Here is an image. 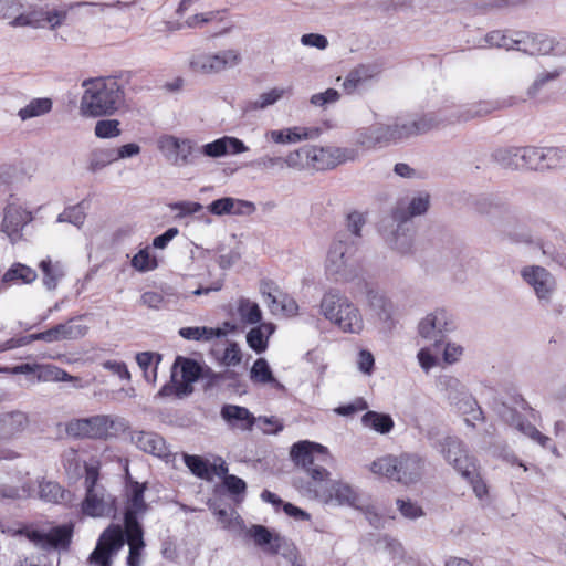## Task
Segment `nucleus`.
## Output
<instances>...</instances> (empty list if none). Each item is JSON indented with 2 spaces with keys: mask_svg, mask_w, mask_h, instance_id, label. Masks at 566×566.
Instances as JSON below:
<instances>
[{
  "mask_svg": "<svg viewBox=\"0 0 566 566\" xmlns=\"http://www.w3.org/2000/svg\"><path fill=\"white\" fill-rule=\"evenodd\" d=\"M291 458L305 472V476H297L293 482L298 493L306 499L328 503L332 499L328 493L331 473L321 464L329 458L327 449L318 443L301 441L292 447Z\"/></svg>",
  "mask_w": 566,
  "mask_h": 566,
  "instance_id": "1",
  "label": "nucleus"
},
{
  "mask_svg": "<svg viewBox=\"0 0 566 566\" xmlns=\"http://www.w3.org/2000/svg\"><path fill=\"white\" fill-rule=\"evenodd\" d=\"M125 531L119 525H109L99 535L94 551L87 562L90 566H112L113 558L128 544V566H142L146 547L142 525L128 522Z\"/></svg>",
  "mask_w": 566,
  "mask_h": 566,
  "instance_id": "2",
  "label": "nucleus"
},
{
  "mask_svg": "<svg viewBox=\"0 0 566 566\" xmlns=\"http://www.w3.org/2000/svg\"><path fill=\"white\" fill-rule=\"evenodd\" d=\"M82 86L80 114L84 117L112 116L125 102L124 88L114 77L88 78Z\"/></svg>",
  "mask_w": 566,
  "mask_h": 566,
  "instance_id": "3",
  "label": "nucleus"
},
{
  "mask_svg": "<svg viewBox=\"0 0 566 566\" xmlns=\"http://www.w3.org/2000/svg\"><path fill=\"white\" fill-rule=\"evenodd\" d=\"M359 269L358 242L346 233L338 234L328 248L325 274L336 283H346L358 276Z\"/></svg>",
  "mask_w": 566,
  "mask_h": 566,
  "instance_id": "4",
  "label": "nucleus"
},
{
  "mask_svg": "<svg viewBox=\"0 0 566 566\" xmlns=\"http://www.w3.org/2000/svg\"><path fill=\"white\" fill-rule=\"evenodd\" d=\"M318 313L343 333L360 334L364 329V318L359 307L337 289L324 292Z\"/></svg>",
  "mask_w": 566,
  "mask_h": 566,
  "instance_id": "5",
  "label": "nucleus"
},
{
  "mask_svg": "<svg viewBox=\"0 0 566 566\" xmlns=\"http://www.w3.org/2000/svg\"><path fill=\"white\" fill-rule=\"evenodd\" d=\"M437 388L451 405L465 416L464 422L468 426L475 427L476 422L483 421L482 409L459 378L448 374L440 375L437 379Z\"/></svg>",
  "mask_w": 566,
  "mask_h": 566,
  "instance_id": "6",
  "label": "nucleus"
},
{
  "mask_svg": "<svg viewBox=\"0 0 566 566\" xmlns=\"http://www.w3.org/2000/svg\"><path fill=\"white\" fill-rule=\"evenodd\" d=\"M127 428L124 418L114 415H96L69 422L67 432L73 437L107 439Z\"/></svg>",
  "mask_w": 566,
  "mask_h": 566,
  "instance_id": "7",
  "label": "nucleus"
},
{
  "mask_svg": "<svg viewBox=\"0 0 566 566\" xmlns=\"http://www.w3.org/2000/svg\"><path fill=\"white\" fill-rule=\"evenodd\" d=\"M242 61L238 50L198 52L192 54L189 65L192 72L201 75H216L238 66Z\"/></svg>",
  "mask_w": 566,
  "mask_h": 566,
  "instance_id": "8",
  "label": "nucleus"
},
{
  "mask_svg": "<svg viewBox=\"0 0 566 566\" xmlns=\"http://www.w3.org/2000/svg\"><path fill=\"white\" fill-rule=\"evenodd\" d=\"M520 276L539 304H552L557 291V280L551 271L542 265L527 264L521 268Z\"/></svg>",
  "mask_w": 566,
  "mask_h": 566,
  "instance_id": "9",
  "label": "nucleus"
},
{
  "mask_svg": "<svg viewBox=\"0 0 566 566\" xmlns=\"http://www.w3.org/2000/svg\"><path fill=\"white\" fill-rule=\"evenodd\" d=\"M18 533L24 535L36 548L46 553L67 549L72 538V527L69 525L52 527L27 526Z\"/></svg>",
  "mask_w": 566,
  "mask_h": 566,
  "instance_id": "10",
  "label": "nucleus"
},
{
  "mask_svg": "<svg viewBox=\"0 0 566 566\" xmlns=\"http://www.w3.org/2000/svg\"><path fill=\"white\" fill-rule=\"evenodd\" d=\"M455 328L453 314L443 307L428 313L418 324L419 335L423 339L434 342V345L440 344L443 337Z\"/></svg>",
  "mask_w": 566,
  "mask_h": 566,
  "instance_id": "11",
  "label": "nucleus"
},
{
  "mask_svg": "<svg viewBox=\"0 0 566 566\" xmlns=\"http://www.w3.org/2000/svg\"><path fill=\"white\" fill-rule=\"evenodd\" d=\"M439 124L440 120L432 114H426L420 117L397 118L392 124H387L390 144L427 133L438 127Z\"/></svg>",
  "mask_w": 566,
  "mask_h": 566,
  "instance_id": "12",
  "label": "nucleus"
},
{
  "mask_svg": "<svg viewBox=\"0 0 566 566\" xmlns=\"http://www.w3.org/2000/svg\"><path fill=\"white\" fill-rule=\"evenodd\" d=\"M388 222L384 233L387 243L402 255L411 253L413 238L411 229L406 222L405 212L396 210Z\"/></svg>",
  "mask_w": 566,
  "mask_h": 566,
  "instance_id": "13",
  "label": "nucleus"
},
{
  "mask_svg": "<svg viewBox=\"0 0 566 566\" xmlns=\"http://www.w3.org/2000/svg\"><path fill=\"white\" fill-rule=\"evenodd\" d=\"M158 149L175 166L193 164L196 147L191 139L165 135L158 139Z\"/></svg>",
  "mask_w": 566,
  "mask_h": 566,
  "instance_id": "14",
  "label": "nucleus"
},
{
  "mask_svg": "<svg viewBox=\"0 0 566 566\" xmlns=\"http://www.w3.org/2000/svg\"><path fill=\"white\" fill-rule=\"evenodd\" d=\"M30 426L25 411L13 409L0 412V441L9 442L20 438ZM9 453L0 448V459H8Z\"/></svg>",
  "mask_w": 566,
  "mask_h": 566,
  "instance_id": "15",
  "label": "nucleus"
},
{
  "mask_svg": "<svg viewBox=\"0 0 566 566\" xmlns=\"http://www.w3.org/2000/svg\"><path fill=\"white\" fill-rule=\"evenodd\" d=\"M434 448L453 465L464 478L473 473L474 463L463 449L462 442L455 437H446L442 441L433 444Z\"/></svg>",
  "mask_w": 566,
  "mask_h": 566,
  "instance_id": "16",
  "label": "nucleus"
},
{
  "mask_svg": "<svg viewBox=\"0 0 566 566\" xmlns=\"http://www.w3.org/2000/svg\"><path fill=\"white\" fill-rule=\"evenodd\" d=\"M307 153L310 167L316 170L334 168L355 159V151L347 148L307 146Z\"/></svg>",
  "mask_w": 566,
  "mask_h": 566,
  "instance_id": "17",
  "label": "nucleus"
},
{
  "mask_svg": "<svg viewBox=\"0 0 566 566\" xmlns=\"http://www.w3.org/2000/svg\"><path fill=\"white\" fill-rule=\"evenodd\" d=\"M426 462L415 453H402L397 457L396 482L412 485L421 481L424 474Z\"/></svg>",
  "mask_w": 566,
  "mask_h": 566,
  "instance_id": "18",
  "label": "nucleus"
},
{
  "mask_svg": "<svg viewBox=\"0 0 566 566\" xmlns=\"http://www.w3.org/2000/svg\"><path fill=\"white\" fill-rule=\"evenodd\" d=\"M201 373V368L197 361L177 357L171 367V379L177 386L178 394L191 392V384L195 382Z\"/></svg>",
  "mask_w": 566,
  "mask_h": 566,
  "instance_id": "19",
  "label": "nucleus"
},
{
  "mask_svg": "<svg viewBox=\"0 0 566 566\" xmlns=\"http://www.w3.org/2000/svg\"><path fill=\"white\" fill-rule=\"evenodd\" d=\"M84 514L92 517L108 516L114 513V499L106 492L105 488H92L86 491L82 503Z\"/></svg>",
  "mask_w": 566,
  "mask_h": 566,
  "instance_id": "20",
  "label": "nucleus"
},
{
  "mask_svg": "<svg viewBox=\"0 0 566 566\" xmlns=\"http://www.w3.org/2000/svg\"><path fill=\"white\" fill-rule=\"evenodd\" d=\"M130 441L137 449L145 453L160 459L170 457V449L165 439L156 432L135 430L130 433Z\"/></svg>",
  "mask_w": 566,
  "mask_h": 566,
  "instance_id": "21",
  "label": "nucleus"
},
{
  "mask_svg": "<svg viewBox=\"0 0 566 566\" xmlns=\"http://www.w3.org/2000/svg\"><path fill=\"white\" fill-rule=\"evenodd\" d=\"M354 139L355 145L365 150L390 145L387 124L381 123L357 129Z\"/></svg>",
  "mask_w": 566,
  "mask_h": 566,
  "instance_id": "22",
  "label": "nucleus"
},
{
  "mask_svg": "<svg viewBox=\"0 0 566 566\" xmlns=\"http://www.w3.org/2000/svg\"><path fill=\"white\" fill-rule=\"evenodd\" d=\"M559 45V41L546 34H518L516 50L535 55H546L554 52Z\"/></svg>",
  "mask_w": 566,
  "mask_h": 566,
  "instance_id": "23",
  "label": "nucleus"
},
{
  "mask_svg": "<svg viewBox=\"0 0 566 566\" xmlns=\"http://www.w3.org/2000/svg\"><path fill=\"white\" fill-rule=\"evenodd\" d=\"M262 294L266 297V304L272 314H283L286 316H294L298 312L296 301L290 295L279 291L272 284H264L262 286Z\"/></svg>",
  "mask_w": 566,
  "mask_h": 566,
  "instance_id": "24",
  "label": "nucleus"
},
{
  "mask_svg": "<svg viewBox=\"0 0 566 566\" xmlns=\"http://www.w3.org/2000/svg\"><path fill=\"white\" fill-rule=\"evenodd\" d=\"M31 220L32 214L30 211L15 201H10L4 209L2 231L13 240V237L18 235Z\"/></svg>",
  "mask_w": 566,
  "mask_h": 566,
  "instance_id": "25",
  "label": "nucleus"
},
{
  "mask_svg": "<svg viewBox=\"0 0 566 566\" xmlns=\"http://www.w3.org/2000/svg\"><path fill=\"white\" fill-rule=\"evenodd\" d=\"M319 128L308 127H289L284 129H274L266 133V138L275 144H295L302 140L315 139L319 136Z\"/></svg>",
  "mask_w": 566,
  "mask_h": 566,
  "instance_id": "26",
  "label": "nucleus"
},
{
  "mask_svg": "<svg viewBox=\"0 0 566 566\" xmlns=\"http://www.w3.org/2000/svg\"><path fill=\"white\" fill-rule=\"evenodd\" d=\"M501 416L505 423L536 441L538 444L545 447L549 441L548 437L542 434L532 423L526 421L523 415H521L517 410L512 408H504Z\"/></svg>",
  "mask_w": 566,
  "mask_h": 566,
  "instance_id": "27",
  "label": "nucleus"
},
{
  "mask_svg": "<svg viewBox=\"0 0 566 566\" xmlns=\"http://www.w3.org/2000/svg\"><path fill=\"white\" fill-rule=\"evenodd\" d=\"M202 8L203 3L201 0H182L177 9V14L180 17L189 14L185 20L186 24L189 28H198L212 21L216 17V13L212 11L200 13L199 10Z\"/></svg>",
  "mask_w": 566,
  "mask_h": 566,
  "instance_id": "28",
  "label": "nucleus"
},
{
  "mask_svg": "<svg viewBox=\"0 0 566 566\" xmlns=\"http://www.w3.org/2000/svg\"><path fill=\"white\" fill-rule=\"evenodd\" d=\"M221 417L232 428L251 430L256 419L244 407L226 405L221 409Z\"/></svg>",
  "mask_w": 566,
  "mask_h": 566,
  "instance_id": "29",
  "label": "nucleus"
},
{
  "mask_svg": "<svg viewBox=\"0 0 566 566\" xmlns=\"http://www.w3.org/2000/svg\"><path fill=\"white\" fill-rule=\"evenodd\" d=\"M328 493L332 499L327 504L357 506L359 503L356 490L342 481H332Z\"/></svg>",
  "mask_w": 566,
  "mask_h": 566,
  "instance_id": "30",
  "label": "nucleus"
},
{
  "mask_svg": "<svg viewBox=\"0 0 566 566\" xmlns=\"http://www.w3.org/2000/svg\"><path fill=\"white\" fill-rule=\"evenodd\" d=\"M293 88L289 87H273L266 92L261 93L255 99L249 101L245 111L255 112L265 109L276 102L282 99L284 96H291Z\"/></svg>",
  "mask_w": 566,
  "mask_h": 566,
  "instance_id": "31",
  "label": "nucleus"
},
{
  "mask_svg": "<svg viewBox=\"0 0 566 566\" xmlns=\"http://www.w3.org/2000/svg\"><path fill=\"white\" fill-rule=\"evenodd\" d=\"M275 326L272 323H262L252 327L247 334V343L255 353H263L268 348V340L274 333Z\"/></svg>",
  "mask_w": 566,
  "mask_h": 566,
  "instance_id": "32",
  "label": "nucleus"
},
{
  "mask_svg": "<svg viewBox=\"0 0 566 566\" xmlns=\"http://www.w3.org/2000/svg\"><path fill=\"white\" fill-rule=\"evenodd\" d=\"M144 491L145 486L140 485L139 483H135L132 485L128 505L126 507L124 517L125 526L129 524L128 522L138 523L136 517L137 514L146 510V504L144 501Z\"/></svg>",
  "mask_w": 566,
  "mask_h": 566,
  "instance_id": "33",
  "label": "nucleus"
},
{
  "mask_svg": "<svg viewBox=\"0 0 566 566\" xmlns=\"http://www.w3.org/2000/svg\"><path fill=\"white\" fill-rule=\"evenodd\" d=\"M374 76V70L368 65H359L352 70L343 82V88L347 94H353L364 86Z\"/></svg>",
  "mask_w": 566,
  "mask_h": 566,
  "instance_id": "34",
  "label": "nucleus"
},
{
  "mask_svg": "<svg viewBox=\"0 0 566 566\" xmlns=\"http://www.w3.org/2000/svg\"><path fill=\"white\" fill-rule=\"evenodd\" d=\"M178 333L185 339L202 342H209L213 338H220L227 335V331L224 328L206 326L182 327Z\"/></svg>",
  "mask_w": 566,
  "mask_h": 566,
  "instance_id": "35",
  "label": "nucleus"
},
{
  "mask_svg": "<svg viewBox=\"0 0 566 566\" xmlns=\"http://www.w3.org/2000/svg\"><path fill=\"white\" fill-rule=\"evenodd\" d=\"M396 470H397V457L396 455H384L375 459L369 464V471L378 476L386 478L387 480L396 482Z\"/></svg>",
  "mask_w": 566,
  "mask_h": 566,
  "instance_id": "36",
  "label": "nucleus"
},
{
  "mask_svg": "<svg viewBox=\"0 0 566 566\" xmlns=\"http://www.w3.org/2000/svg\"><path fill=\"white\" fill-rule=\"evenodd\" d=\"M13 374H32L36 373L39 379L49 380V379H66L69 375L65 371H62L57 368H51L50 366H39V365H30L22 364L15 366L12 369Z\"/></svg>",
  "mask_w": 566,
  "mask_h": 566,
  "instance_id": "37",
  "label": "nucleus"
},
{
  "mask_svg": "<svg viewBox=\"0 0 566 566\" xmlns=\"http://www.w3.org/2000/svg\"><path fill=\"white\" fill-rule=\"evenodd\" d=\"M247 535L254 541V544L266 554H271V546H274L279 533L271 532L263 525H252Z\"/></svg>",
  "mask_w": 566,
  "mask_h": 566,
  "instance_id": "38",
  "label": "nucleus"
},
{
  "mask_svg": "<svg viewBox=\"0 0 566 566\" xmlns=\"http://www.w3.org/2000/svg\"><path fill=\"white\" fill-rule=\"evenodd\" d=\"M38 277L36 272L21 263L13 264L2 277L3 283L15 284V283H32Z\"/></svg>",
  "mask_w": 566,
  "mask_h": 566,
  "instance_id": "39",
  "label": "nucleus"
},
{
  "mask_svg": "<svg viewBox=\"0 0 566 566\" xmlns=\"http://www.w3.org/2000/svg\"><path fill=\"white\" fill-rule=\"evenodd\" d=\"M40 269L43 274V285L53 291L56 289L59 281L64 276V269L60 262L53 263L50 259L42 260Z\"/></svg>",
  "mask_w": 566,
  "mask_h": 566,
  "instance_id": "40",
  "label": "nucleus"
},
{
  "mask_svg": "<svg viewBox=\"0 0 566 566\" xmlns=\"http://www.w3.org/2000/svg\"><path fill=\"white\" fill-rule=\"evenodd\" d=\"M237 312L242 323L249 325L259 324L262 319V311L258 303L241 297L237 304Z\"/></svg>",
  "mask_w": 566,
  "mask_h": 566,
  "instance_id": "41",
  "label": "nucleus"
},
{
  "mask_svg": "<svg viewBox=\"0 0 566 566\" xmlns=\"http://www.w3.org/2000/svg\"><path fill=\"white\" fill-rule=\"evenodd\" d=\"M494 109L495 106L486 101L468 104L457 114V122H469L491 114Z\"/></svg>",
  "mask_w": 566,
  "mask_h": 566,
  "instance_id": "42",
  "label": "nucleus"
},
{
  "mask_svg": "<svg viewBox=\"0 0 566 566\" xmlns=\"http://www.w3.org/2000/svg\"><path fill=\"white\" fill-rule=\"evenodd\" d=\"M270 555H281L283 558H285L289 563L292 564V566H297L302 564L300 562V555L296 546L294 543L290 539H287L284 536L276 537V541L274 543V546H271V554Z\"/></svg>",
  "mask_w": 566,
  "mask_h": 566,
  "instance_id": "43",
  "label": "nucleus"
},
{
  "mask_svg": "<svg viewBox=\"0 0 566 566\" xmlns=\"http://www.w3.org/2000/svg\"><path fill=\"white\" fill-rule=\"evenodd\" d=\"M495 163L506 169H521V147L499 148L493 151Z\"/></svg>",
  "mask_w": 566,
  "mask_h": 566,
  "instance_id": "44",
  "label": "nucleus"
},
{
  "mask_svg": "<svg viewBox=\"0 0 566 566\" xmlns=\"http://www.w3.org/2000/svg\"><path fill=\"white\" fill-rule=\"evenodd\" d=\"M251 380L258 384H271L274 388L281 389L283 386L273 377L271 368L264 358L254 361L251 371Z\"/></svg>",
  "mask_w": 566,
  "mask_h": 566,
  "instance_id": "45",
  "label": "nucleus"
},
{
  "mask_svg": "<svg viewBox=\"0 0 566 566\" xmlns=\"http://www.w3.org/2000/svg\"><path fill=\"white\" fill-rule=\"evenodd\" d=\"M52 101L48 97L33 98L24 107L18 112V116L22 120L48 114L52 109Z\"/></svg>",
  "mask_w": 566,
  "mask_h": 566,
  "instance_id": "46",
  "label": "nucleus"
},
{
  "mask_svg": "<svg viewBox=\"0 0 566 566\" xmlns=\"http://www.w3.org/2000/svg\"><path fill=\"white\" fill-rule=\"evenodd\" d=\"M521 169H544L545 148L521 147Z\"/></svg>",
  "mask_w": 566,
  "mask_h": 566,
  "instance_id": "47",
  "label": "nucleus"
},
{
  "mask_svg": "<svg viewBox=\"0 0 566 566\" xmlns=\"http://www.w3.org/2000/svg\"><path fill=\"white\" fill-rule=\"evenodd\" d=\"M115 161L114 148H95L90 153L87 168L97 172Z\"/></svg>",
  "mask_w": 566,
  "mask_h": 566,
  "instance_id": "48",
  "label": "nucleus"
},
{
  "mask_svg": "<svg viewBox=\"0 0 566 566\" xmlns=\"http://www.w3.org/2000/svg\"><path fill=\"white\" fill-rule=\"evenodd\" d=\"M361 421L365 427L371 428L381 434L388 433L394 428V421L390 416L376 411L366 412Z\"/></svg>",
  "mask_w": 566,
  "mask_h": 566,
  "instance_id": "49",
  "label": "nucleus"
},
{
  "mask_svg": "<svg viewBox=\"0 0 566 566\" xmlns=\"http://www.w3.org/2000/svg\"><path fill=\"white\" fill-rule=\"evenodd\" d=\"M39 496L50 503H62L67 500V493L55 482L48 481L39 484Z\"/></svg>",
  "mask_w": 566,
  "mask_h": 566,
  "instance_id": "50",
  "label": "nucleus"
},
{
  "mask_svg": "<svg viewBox=\"0 0 566 566\" xmlns=\"http://www.w3.org/2000/svg\"><path fill=\"white\" fill-rule=\"evenodd\" d=\"M563 66H556L551 71H543L533 81V83L527 88V95L533 97L538 94V92L546 86L548 83L556 81L563 73Z\"/></svg>",
  "mask_w": 566,
  "mask_h": 566,
  "instance_id": "51",
  "label": "nucleus"
},
{
  "mask_svg": "<svg viewBox=\"0 0 566 566\" xmlns=\"http://www.w3.org/2000/svg\"><path fill=\"white\" fill-rule=\"evenodd\" d=\"M11 27H31L34 29L45 28V11L22 12L10 21Z\"/></svg>",
  "mask_w": 566,
  "mask_h": 566,
  "instance_id": "52",
  "label": "nucleus"
},
{
  "mask_svg": "<svg viewBox=\"0 0 566 566\" xmlns=\"http://www.w3.org/2000/svg\"><path fill=\"white\" fill-rule=\"evenodd\" d=\"M94 134L101 139L116 138L122 134L120 122L117 119L97 120L94 127Z\"/></svg>",
  "mask_w": 566,
  "mask_h": 566,
  "instance_id": "53",
  "label": "nucleus"
},
{
  "mask_svg": "<svg viewBox=\"0 0 566 566\" xmlns=\"http://www.w3.org/2000/svg\"><path fill=\"white\" fill-rule=\"evenodd\" d=\"M284 168H291L295 170H303L310 167V158L307 153V146L301 147L294 151H290L283 157Z\"/></svg>",
  "mask_w": 566,
  "mask_h": 566,
  "instance_id": "54",
  "label": "nucleus"
},
{
  "mask_svg": "<svg viewBox=\"0 0 566 566\" xmlns=\"http://www.w3.org/2000/svg\"><path fill=\"white\" fill-rule=\"evenodd\" d=\"M80 319L81 318H72L63 324L57 325L61 340L77 339L87 333V326L80 324Z\"/></svg>",
  "mask_w": 566,
  "mask_h": 566,
  "instance_id": "55",
  "label": "nucleus"
},
{
  "mask_svg": "<svg viewBox=\"0 0 566 566\" xmlns=\"http://www.w3.org/2000/svg\"><path fill=\"white\" fill-rule=\"evenodd\" d=\"M33 493L32 483L25 481L21 486L0 484V499L21 500L30 497Z\"/></svg>",
  "mask_w": 566,
  "mask_h": 566,
  "instance_id": "56",
  "label": "nucleus"
},
{
  "mask_svg": "<svg viewBox=\"0 0 566 566\" xmlns=\"http://www.w3.org/2000/svg\"><path fill=\"white\" fill-rule=\"evenodd\" d=\"M382 543L384 551L387 553L395 565L408 562L407 553L400 542L394 538L385 537Z\"/></svg>",
  "mask_w": 566,
  "mask_h": 566,
  "instance_id": "57",
  "label": "nucleus"
},
{
  "mask_svg": "<svg viewBox=\"0 0 566 566\" xmlns=\"http://www.w3.org/2000/svg\"><path fill=\"white\" fill-rule=\"evenodd\" d=\"M184 461L192 474L201 479H210V469L207 460L199 455H190L185 453Z\"/></svg>",
  "mask_w": 566,
  "mask_h": 566,
  "instance_id": "58",
  "label": "nucleus"
},
{
  "mask_svg": "<svg viewBox=\"0 0 566 566\" xmlns=\"http://www.w3.org/2000/svg\"><path fill=\"white\" fill-rule=\"evenodd\" d=\"M429 208V196L428 195H419L409 201L407 209L398 208L397 210H401L405 212L406 216V222L409 218L421 216Z\"/></svg>",
  "mask_w": 566,
  "mask_h": 566,
  "instance_id": "59",
  "label": "nucleus"
},
{
  "mask_svg": "<svg viewBox=\"0 0 566 566\" xmlns=\"http://www.w3.org/2000/svg\"><path fill=\"white\" fill-rule=\"evenodd\" d=\"M485 42L490 46L503 48L506 50H516L517 38L513 39L502 31H492L486 34Z\"/></svg>",
  "mask_w": 566,
  "mask_h": 566,
  "instance_id": "60",
  "label": "nucleus"
},
{
  "mask_svg": "<svg viewBox=\"0 0 566 566\" xmlns=\"http://www.w3.org/2000/svg\"><path fill=\"white\" fill-rule=\"evenodd\" d=\"M218 522L223 528L235 530L241 526L240 515L231 509H218L214 511Z\"/></svg>",
  "mask_w": 566,
  "mask_h": 566,
  "instance_id": "61",
  "label": "nucleus"
},
{
  "mask_svg": "<svg viewBox=\"0 0 566 566\" xmlns=\"http://www.w3.org/2000/svg\"><path fill=\"white\" fill-rule=\"evenodd\" d=\"M84 220L85 211L82 205L70 207L57 217V222H69L78 228L84 223Z\"/></svg>",
  "mask_w": 566,
  "mask_h": 566,
  "instance_id": "62",
  "label": "nucleus"
},
{
  "mask_svg": "<svg viewBox=\"0 0 566 566\" xmlns=\"http://www.w3.org/2000/svg\"><path fill=\"white\" fill-rule=\"evenodd\" d=\"M132 266L139 272H148L157 266V262L155 258L150 256L149 251L144 249L134 255Z\"/></svg>",
  "mask_w": 566,
  "mask_h": 566,
  "instance_id": "63",
  "label": "nucleus"
},
{
  "mask_svg": "<svg viewBox=\"0 0 566 566\" xmlns=\"http://www.w3.org/2000/svg\"><path fill=\"white\" fill-rule=\"evenodd\" d=\"M566 164V149L545 148L544 169L557 168Z\"/></svg>",
  "mask_w": 566,
  "mask_h": 566,
  "instance_id": "64",
  "label": "nucleus"
}]
</instances>
